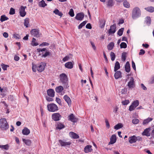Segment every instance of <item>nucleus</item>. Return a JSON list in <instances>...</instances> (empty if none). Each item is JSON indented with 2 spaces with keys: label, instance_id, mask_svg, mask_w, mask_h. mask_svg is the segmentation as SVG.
Masks as SVG:
<instances>
[{
  "label": "nucleus",
  "instance_id": "obj_1",
  "mask_svg": "<svg viewBox=\"0 0 154 154\" xmlns=\"http://www.w3.org/2000/svg\"><path fill=\"white\" fill-rule=\"evenodd\" d=\"M60 82L63 84L65 88L69 87L67 76L65 74L62 73L60 75Z\"/></svg>",
  "mask_w": 154,
  "mask_h": 154
},
{
  "label": "nucleus",
  "instance_id": "obj_2",
  "mask_svg": "<svg viewBox=\"0 0 154 154\" xmlns=\"http://www.w3.org/2000/svg\"><path fill=\"white\" fill-rule=\"evenodd\" d=\"M141 15V11L140 9L138 7L134 8L132 13V17L133 19H135L140 17Z\"/></svg>",
  "mask_w": 154,
  "mask_h": 154
},
{
  "label": "nucleus",
  "instance_id": "obj_3",
  "mask_svg": "<svg viewBox=\"0 0 154 154\" xmlns=\"http://www.w3.org/2000/svg\"><path fill=\"white\" fill-rule=\"evenodd\" d=\"M0 127L3 130H6L9 128V125L6 119L2 118L0 119Z\"/></svg>",
  "mask_w": 154,
  "mask_h": 154
},
{
  "label": "nucleus",
  "instance_id": "obj_4",
  "mask_svg": "<svg viewBox=\"0 0 154 154\" xmlns=\"http://www.w3.org/2000/svg\"><path fill=\"white\" fill-rule=\"evenodd\" d=\"M48 109L49 112H54L58 110L57 106L55 104L52 103L47 105Z\"/></svg>",
  "mask_w": 154,
  "mask_h": 154
},
{
  "label": "nucleus",
  "instance_id": "obj_5",
  "mask_svg": "<svg viewBox=\"0 0 154 154\" xmlns=\"http://www.w3.org/2000/svg\"><path fill=\"white\" fill-rule=\"evenodd\" d=\"M128 86L130 89H132L135 87V84L134 82V79L133 77L130 78L129 81L128 83Z\"/></svg>",
  "mask_w": 154,
  "mask_h": 154
},
{
  "label": "nucleus",
  "instance_id": "obj_6",
  "mask_svg": "<svg viewBox=\"0 0 154 154\" xmlns=\"http://www.w3.org/2000/svg\"><path fill=\"white\" fill-rule=\"evenodd\" d=\"M139 102L138 100H136L132 103V104L129 106V110L132 111L134 110V109L138 106Z\"/></svg>",
  "mask_w": 154,
  "mask_h": 154
},
{
  "label": "nucleus",
  "instance_id": "obj_7",
  "mask_svg": "<svg viewBox=\"0 0 154 154\" xmlns=\"http://www.w3.org/2000/svg\"><path fill=\"white\" fill-rule=\"evenodd\" d=\"M59 144L58 145H60L61 146H70L71 144V143L70 141L66 142L65 140H59Z\"/></svg>",
  "mask_w": 154,
  "mask_h": 154
},
{
  "label": "nucleus",
  "instance_id": "obj_8",
  "mask_svg": "<svg viewBox=\"0 0 154 154\" xmlns=\"http://www.w3.org/2000/svg\"><path fill=\"white\" fill-rule=\"evenodd\" d=\"M45 65V63L42 62L38 67H37V70L39 72H42L44 70Z\"/></svg>",
  "mask_w": 154,
  "mask_h": 154
},
{
  "label": "nucleus",
  "instance_id": "obj_9",
  "mask_svg": "<svg viewBox=\"0 0 154 154\" xmlns=\"http://www.w3.org/2000/svg\"><path fill=\"white\" fill-rule=\"evenodd\" d=\"M30 32L31 34L35 37H39L40 36L39 31L38 29H32Z\"/></svg>",
  "mask_w": 154,
  "mask_h": 154
},
{
  "label": "nucleus",
  "instance_id": "obj_10",
  "mask_svg": "<svg viewBox=\"0 0 154 154\" xmlns=\"http://www.w3.org/2000/svg\"><path fill=\"white\" fill-rule=\"evenodd\" d=\"M116 27L115 24L111 26H110V29L108 31L109 34H111L115 33L116 31Z\"/></svg>",
  "mask_w": 154,
  "mask_h": 154
},
{
  "label": "nucleus",
  "instance_id": "obj_11",
  "mask_svg": "<svg viewBox=\"0 0 154 154\" xmlns=\"http://www.w3.org/2000/svg\"><path fill=\"white\" fill-rule=\"evenodd\" d=\"M61 117V116L59 113H55L52 115V119L55 121L59 120Z\"/></svg>",
  "mask_w": 154,
  "mask_h": 154
},
{
  "label": "nucleus",
  "instance_id": "obj_12",
  "mask_svg": "<svg viewBox=\"0 0 154 154\" xmlns=\"http://www.w3.org/2000/svg\"><path fill=\"white\" fill-rule=\"evenodd\" d=\"M84 17V14L82 12L79 13L77 14L75 19L78 20H82Z\"/></svg>",
  "mask_w": 154,
  "mask_h": 154
},
{
  "label": "nucleus",
  "instance_id": "obj_13",
  "mask_svg": "<svg viewBox=\"0 0 154 154\" xmlns=\"http://www.w3.org/2000/svg\"><path fill=\"white\" fill-rule=\"evenodd\" d=\"M26 6L24 7L22 6L20 9V15L22 17H23L26 14V12L25 11V8H26Z\"/></svg>",
  "mask_w": 154,
  "mask_h": 154
},
{
  "label": "nucleus",
  "instance_id": "obj_14",
  "mask_svg": "<svg viewBox=\"0 0 154 154\" xmlns=\"http://www.w3.org/2000/svg\"><path fill=\"white\" fill-rule=\"evenodd\" d=\"M150 130V128H149L146 129L142 133V135L147 137L149 136L150 135V134L149 133Z\"/></svg>",
  "mask_w": 154,
  "mask_h": 154
},
{
  "label": "nucleus",
  "instance_id": "obj_15",
  "mask_svg": "<svg viewBox=\"0 0 154 154\" xmlns=\"http://www.w3.org/2000/svg\"><path fill=\"white\" fill-rule=\"evenodd\" d=\"M48 95L51 97H54V96L55 92L54 89H50L47 91Z\"/></svg>",
  "mask_w": 154,
  "mask_h": 154
},
{
  "label": "nucleus",
  "instance_id": "obj_16",
  "mask_svg": "<svg viewBox=\"0 0 154 154\" xmlns=\"http://www.w3.org/2000/svg\"><path fill=\"white\" fill-rule=\"evenodd\" d=\"M69 119L71 122H75L77 121V119L75 118L73 114H71L69 116Z\"/></svg>",
  "mask_w": 154,
  "mask_h": 154
},
{
  "label": "nucleus",
  "instance_id": "obj_17",
  "mask_svg": "<svg viewBox=\"0 0 154 154\" xmlns=\"http://www.w3.org/2000/svg\"><path fill=\"white\" fill-rule=\"evenodd\" d=\"M63 99L67 103L69 106H70L71 105V101L70 98L67 95L64 96Z\"/></svg>",
  "mask_w": 154,
  "mask_h": 154
},
{
  "label": "nucleus",
  "instance_id": "obj_18",
  "mask_svg": "<svg viewBox=\"0 0 154 154\" xmlns=\"http://www.w3.org/2000/svg\"><path fill=\"white\" fill-rule=\"evenodd\" d=\"M116 141V135L113 134L112 135L110 138V142L109 143V144H112L115 143Z\"/></svg>",
  "mask_w": 154,
  "mask_h": 154
},
{
  "label": "nucleus",
  "instance_id": "obj_19",
  "mask_svg": "<svg viewBox=\"0 0 154 154\" xmlns=\"http://www.w3.org/2000/svg\"><path fill=\"white\" fill-rule=\"evenodd\" d=\"M30 133V130L26 127L24 128L22 131V133L24 135H27L29 134Z\"/></svg>",
  "mask_w": 154,
  "mask_h": 154
},
{
  "label": "nucleus",
  "instance_id": "obj_20",
  "mask_svg": "<svg viewBox=\"0 0 154 154\" xmlns=\"http://www.w3.org/2000/svg\"><path fill=\"white\" fill-rule=\"evenodd\" d=\"M114 74V77L116 79H118L122 77L121 72L120 71H116Z\"/></svg>",
  "mask_w": 154,
  "mask_h": 154
},
{
  "label": "nucleus",
  "instance_id": "obj_21",
  "mask_svg": "<svg viewBox=\"0 0 154 154\" xmlns=\"http://www.w3.org/2000/svg\"><path fill=\"white\" fill-rule=\"evenodd\" d=\"M91 147L92 146L91 145H88L86 146L84 148L85 152L86 153H88L91 152L92 150Z\"/></svg>",
  "mask_w": 154,
  "mask_h": 154
},
{
  "label": "nucleus",
  "instance_id": "obj_22",
  "mask_svg": "<svg viewBox=\"0 0 154 154\" xmlns=\"http://www.w3.org/2000/svg\"><path fill=\"white\" fill-rule=\"evenodd\" d=\"M137 141V139L135 136H133L132 137H130L129 140V142L131 143H135Z\"/></svg>",
  "mask_w": 154,
  "mask_h": 154
},
{
  "label": "nucleus",
  "instance_id": "obj_23",
  "mask_svg": "<svg viewBox=\"0 0 154 154\" xmlns=\"http://www.w3.org/2000/svg\"><path fill=\"white\" fill-rule=\"evenodd\" d=\"M125 71L127 72H129L130 71V64L128 61H127L125 66Z\"/></svg>",
  "mask_w": 154,
  "mask_h": 154
},
{
  "label": "nucleus",
  "instance_id": "obj_24",
  "mask_svg": "<svg viewBox=\"0 0 154 154\" xmlns=\"http://www.w3.org/2000/svg\"><path fill=\"white\" fill-rule=\"evenodd\" d=\"M69 135L71 137L74 139H77L79 137V136L78 134L72 132L69 133Z\"/></svg>",
  "mask_w": 154,
  "mask_h": 154
},
{
  "label": "nucleus",
  "instance_id": "obj_25",
  "mask_svg": "<svg viewBox=\"0 0 154 154\" xmlns=\"http://www.w3.org/2000/svg\"><path fill=\"white\" fill-rule=\"evenodd\" d=\"M63 89V88L61 86H59L57 87L55 89L56 91L58 93L61 92Z\"/></svg>",
  "mask_w": 154,
  "mask_h": 154
},
{
  "label": "nucleus",
  "instance_id": "obj_26",
  "mask_svg": "<svg viewBox=\"0 0 154 154\" xmlns=\"http://www.w3.org/2000/svg\"><path fill=\"white\" fill-rule=\"evenodd\" d=\"M66 67L68 69H72L73 67V64L71 62H68L65 65Z\"/></svg>",
  "mask_w": 154,
  "mask_h": 154
},
{
  "label": "nucleus",
  "instance_id": "obj_27",
  "mask_svg": "<svg viewBox=\"0 0 154 154\" xmlns=\"http://www.w3.org/2000/svg\"><path fill=\"white\" fill-rule=\"evenodd\" d=\"M145 9L147 11L152 13L154 11V8L152 6L148 7L145 8Z\"/></svg>",
  "mask_w": 154,
  "mask_h": 154
},
{
  "label": "nucleus",
  "instance_id": "obj_28",
  "mask_svg": "<svg viewBox=\"0 0 154 154\" xmlns=\"http://www.w3.org/2000/svg\"><path fill=\"white\" fill-rule=\"evenodd\" d=\"M23 141L26 145L28 146H30L32 143L31 140L29 139L26 140L25 139H23Z\"/></svg>",
  "mask_w": 154,
  "mask_h": 154
},
{
  "label": "nucleus",
  "instance_id": "obj_29",
  "mask_svg": "<svg viewBox=\"0 0 154 154\" xmlns=\"http://www.w3.org/2000/svg\"><path fill=\"white\" fill-rule=\"evenodd\" d=\"M53 12L56 14L58 15L60 17H61L63 15L62 13L57 9H56L53 11Z\"/></svg>",
  "mask_w": 154,
  "mask_h": 154
},
{
  "label": "nucleus",
  "instance_id": "obj_30",
  "mask_svg": "<svg viewBox=\"0 0 154 154\" xmlns=\"http://www.w3.org/2000/svg\"><path fill=\"white\" fill-rule=\"evenodd\" d=\"M120 68V64L118 61H116L115 63L114 67V71L115 72H116L117 70L119 69Z\"/></svg>",
  "mask_w": 154,
  "mask_h": 154
},
{
  "label": "nucleus",
  "instance_id": "obj_31",
  "mask_svg": "<svg viewBox=\"0 0 154 154\" xmlns=\"http://www.w3.org/2000/svg\"><path fill=\"white\" fill-rule=\"evenodd\" d=\"M145 20H145V21L146 24L147 25L149 26L151 22L150 17H146Z\"/></svg>",
  "mask_w": 154,
  "mask_h": 154
},
{
  "label": "nucleus",
  "instance_id": "obj_32",
  "mask_svg": "<svg viewBox=\"0 0 154 154\" xmlns=\"http://www.w3.org/2000/svg\"><path fill=\"white\" fill-rule=\"evenodd\" d=\"M38 5L40 7H44L47 5V4L45 3L44 0H42L39 2Z\"/></svg>",
  "mask_w": 154,
  "mask_h": 154
},
{
  "label": "nucleus",
  "instance_id": "obj_33",
  "mask_svg": "<svg viewBox=\"0 0 154 154\" xmlns=\"http://www.w3.org/2000/svg\"><path fill=\"white\" fill-rule=\"evenodd\" d=\"M105 22V20H100V26L101 28H103L104 27Z\"/></svg>",
  "mask_w": 154,
  "mask_h": 154
},
{
  "label": "nucleus",
  "instance_id": "obj_34",
  "mask_svg": "<svg viewBox=\"0 0 154 154\" xmlns=\"http://www.w3.org/2000/svg\"><path fill=\"white\" fill-rule=\"evenodd\" d=\"M114 46L113 42H110L107 46V48L108 50H112Z\"/></svg>",
  "mask_w": 154,
  "mask_h": 154
},
{
  "label": "nucleus",
  "instance_id": "obj_35",
  "mask_svg": "<svg viewBox=\"0 0 154 154\" xmlns=\"http://www.w3.org/2000/svg\"><path fill=\"white\" fill-rule=\"evenodd\" d=\"M64 128V125L61 123L59 122L57 125V128L59 129H61Z\"/></svg>",
  "mask_w": 154,
  "mask_h": 154
},
{
  "label": "nucleus",
  "instance_id": "obj_36",
  "mask_svg": "<svg viewBox=\"0 0 154 154\" xmlns=\"http://www.w3.org/2000/svg\"><path fill=\"white\" fill-rule=\"evenodd\" d=\"M29 19L28 18H26L24 20V26L26 28L28 27H29L28 25L29 24Z\"/></svg>",
  "mask_w": 154,
  "mask_h": 154
},
{
  "label": "nucleus",
  "instance_id": "obj_37",
  "mask_svg": "<svg viewBox=\"0 0 154 154\" xmlns=\"http://www.w3.org/2000/svg\"><path fill=\"white\" fill-rule=\"evenodd\" d=\"M152 120V119L148 118L147 119H145L144 120L143 124V125L146 124H148L149 122H150Z\"/></svg>",
  "mask_w": 154,
  "mask_h": 154
},
{
  "label": "nucleus",
  "instance_id": "obj_38",
  "mask_svg": "<svg viewBox=\"0 0 154 154\" xmlns=\"http://www.w3.org/2000/svg\"><path fill=\"white\" fill-rule=\"evenodd\" d=\"M8 17H6L5 15H2L1 16V19H0V21L2 22H3L5 20H8Z\"/></svg>",
  "mask_w": 154,
  "mask_h": 154
},
{
  "label": "nucleus",
  "instance_id": "obj_39",
  "mask_svg": "<svg viewBox=\"0 0 154 154\" xmlns=\"http://www.w3.org/2000/svg\"><path fill=\"white\" fill-rule=\"evenodd\" d=\"M110 56L111 58V60L112 61H114L116 57V55L114 53L112 52H111L110 53Z\"/></svg>",
  "mask_w": 154,
  "mask_h": 154
},
{
  "label": "nucleus",
  "instance_id": "obj_40",
  "mask_svg": "<svg viewBox=\"0 0 154 154\" xmlns=\"http://www.w3.org/2000/svg\"><path fill=\"white\" fill-rule=\"evenodd\" d=\"M35 39L34 38H33L32 39V42L31 43V45L33 46H36L38 45V44L37 43L35 42Z\"/></svg>",
  "mask_w": 154,
  "mask_h": 154
},
{
  "label": "nucleus",
  "instance_id": "obj_41",
  "mask_svg": "<svg viewBox=\"0 0 154 154\" xmlns=\"http://www.w3.org/2000/svg\"><path fill=\"white\" fill-rule=\"evenodd\" d=\"M122 127V124L119 123L116 125L114 126V129L116 130H118L121 128Z\"/></svg>",
  "mask_w": 154,
  "mask_h": 154
},
{
  "label": "nucleus",
  "instance_id": "obj_42",
  "mask_svg": "<svg viewBox=\"0 0 154 154\" xmlns=\"http://www.w3.org/2000/svg\"><path fill=\"white\" fill-rule=\"evenodd\" d=\"M124 30V28H122L119 29L117 32V34L119 36H121L123 34Z\"/></svg>",
  "mask_w": 154,
  "mask_h": 154
},
{
  "label": "nucleus",
  "instance_id": "obj_43",
  "mask_svg": "<svg viewBox=\"0 0 154 154\" xmlns=\"http://www.w3.org/2000/svg\"><path fill=\"white\" fill-rule=\"evenodd\" d=\"M87 21H85L81 23L78 26L79 29H81L83 26H84L87 23Z\"/></svg>",
  "mask_w": 154,
  "mask_h": 154
},
{
  "label": "nucleus",
  "instance_id": "obj_44",
  "mask_svg": "<svg viewBox=\"0 0 154 154\" xmlns=\"http://www.w3.org/2000/svg\"><path fill=\"white\" fill-rule=\"evenodd\" d=\"M123 5L126 8H129L130 7L129 3L126 0L123 2Z\"/></svg>",
  "mask_w": 154,
  "mask_h": 154
},
{
  "label": "nucleus",
  "instance_id": "obj_45",
  "mask_svg": "<svg viewBox=\"0 0 154 154\" xmlns=\"http://www.w3.org/2000/svg\"><path fill=\"white\" fill-rule=\"evenodd\" d=\"M9 148V146L8 144H7L4 145H0V148L1 149H3L5 150H8Z\"/></svg>",
  "mask_w": 154,
  "mask_h": 154
},
{
  "label": "nucleus",
  "instance_id": "obj_46",
  "mask_svg": "<svg viewBox=\"0 0 154 154\" xmlns=\"http://www.w3.org/2000/svg\"><path fill=\"white\" fill-rule=\"evenodd\" d=\"M127 46V45L124 42H122L120 45V47L121 48H126Z\"/></svg>",
  "mask_w": 154,
  "mask_h": 154
},
{
  "label": "nucleus",
  "instance_id": "obj_47",
  "mask_svg": "<svg viewBox=\"0 0 154 154\" xmlns=\"http://www.w3.org/2000/svg\"><path fill=\"white\" fill-rule=\"evenodd\" d=\"M127 91V89L125 88L121 89L120 92L122 94H125Z\"/></svg>",
  "mask_w": 154,
  "mask_h": 154
},
{
  "label": "nucleus",
  "instance_id": "obj_48",
  "mask_svg": "<svg viewBox=\"0 0 154 154\" xmlns=\"http://www.w3.org/2000/svg\"><path fill=\"white\" fill-rule=\"evenodd\" d=\"M1 66L2 69L4 70H7V67H8L9 66L6 65L5 64L3 63H2L1 64Z\"/></svg>",
  "mask_w": 154,
  "mask_h": 154
},
{
  "label": "nucleus",
  "instance_id": "obj_49",
  "mask_svg": "<svg viewBox=\"0 0 154 154\" xmlns=\"http://www.w3.org/2000/svg\"><path fill=\"white\" fill-rule=\"evenodd\" d=\"M126 53L125 52H123L122 54V60L123 61H125L126 59Z\"/></svg>",
  "mask_w": 154,
  "mask_h": 154
},
{
  "label": "nucleus",
  "instance_id": "obj_50",
  "mask_svg": "<svg viewBox=\"0 0 154 154\" xmlns=\"http://www.w3.org/2000/svg\"><path fill=\"white\" fill-rule=\"evenodd\" d=\"M113 5V0H109L108 2L107 5L109 6H112Z\"/></svg>",
  "mask_w": 154,
  "mask_h": 154
},
{
  "label": "nucleus",
  "instance_id": "obj_51",
  "mask_svg": "<svg viewBox=\"0 0 154 154\" xmlns=\"http://www.w3.org/2000/svg\"><path fill=\"white\" fill-rule=\"evenodd\" d=\"M69 15L72 17L74 16L73 10L72 9H71L69 13Z\"/></svg>",
  "mask_w": 154,
  "mask_h": 154
},
{
  "label": "nucleus",
  "instance_id": "obj_52",
  "mask_svg": "<svg viewBox=\"0 0 154 154\" xmlns=\"http://www.w3.org/2000/svg\"><path fill=\"white\" fill-rule=\"evenodd\" d=\"M32 71L34 72H35L36 71V69H37V66L34 64L33 63L32 64Z\"/></svg>",
  "mask_w": 154,
  "mask_h": 154
},
{
  "label": "nucleus",
  "instance_id": "obj_53",
  "mask_svg": "<svg viewBox=\"0 0 154 154\" xmlns=\"http://www.w3.org/2000/svg\"><path fill=\"white\" fill-rule=\"evenodd\" d=\"M15 13V9L12 8H11L10 10L9 14L11 15H13Z\"/></svg>",
  "mask_w": 154,
  "mask_h": 154
},
{
  "label": "nucleus",
  "instance_id": "obj_54",
  "mask_svg": "<svg viewBox=\"0 0 154 154\" xmlns=\"http://www.w3.org/2000/svg\"><path fill=\"white\" fill-rule=\"evenodd\" d=\"M139 120L137 119H134L132 120V123L134 124H136L139 122Z\"/></svg>",
  "mask_w": 154,
  "mask_h": 154
},
{
  "label": "nucleus",
  "instance_id": "obj_55",
  "mask_svg": "<svg viewBox=\"0 0 154 154\" xmlns=\"http://www.w3.org/2000/svg\"><path fill=\"white\" fill-rule=\"evenodd\" d=\"M13 37L14 38L17 39H19L20 38V36L17 34H14Z\"/></svg>",
  "mask_w": 154,
  "mask_h": 154
},
{
  "label": "nucleus",
  "instance_id": "obj_56",
  "mask_svg": "<svg viewBox=\"0 0 154 154\" xmlns=\"http://www.w3.org/2000/svg\"><path fill=\"white\" fill-rule=\"evenodd\" d=\"M46 98L48 102L52 101L53 100V99L47 96L46 97Z\"/></svg>",
  "mask_w": 154,
  "mask_h": 154
},
{
  "label": "nucleus",
  "instance_id": "obj_57",
  "mask_svg": "<svg viewBox=\"0 0 154 154\" xmlns=\"http://www.w3.org/2000/svg\"><path fill=\"white\" fill-rule=\"evenodd\" d=\"M56 101L59 105H61V102L60 98L57 97L56 98Z\"/></svg>",
  "mask_w": 154,
  "mask_h": 154
},
{
  "label": "nucleus",
  "instance_id": "obj_58",
  "mask_svg": "<svg viewBox=\"0 0 154 154\" xmlns=\"http://www.w3.org/2000/svg\"><path fill=\"white\" fill-rule=\"evenodd\" d=\"M145 53V52L144 50H143L141 49L140 50V52L139 53V54L140 55H143Z\"/></svg>",
  "mask_w": 154,
  "mask_h": 154
},
{
  "label": "nucleus",
  "instance_id": "obj_59",
  "mask_svg": "<svg viewBox=\"0 0 154 154\" xmlns=\"http://www.w3.org/2000/svg\"><path fill=\"white\" fill-rule=\"evenodd\" d=\"M49 45V44L48 43L46 42H44L42 43L40 45V46H48Z\"/></svg>",
  "mask_w": 154,
  "mask_h": 154
},
{
  "label": "nucleus",
  "instance_id": "obj_60",
  "mask_svg": "<svg viewBox=\"0 0 154 154\" xmlns=\"http://www.w3.org/2000/svg\"><path fill=\"white\" fill-rule=\"evenodd\" d=\"M129 102L128 100H125L124 101H123L122 102V103L123 105H126L128 104L129 103Z\"/></svg>",
  "mask_w": 154,
  "mask_h": 154
},
{
  "label": "nucleus",
  "instance_id": "obj_61",
  "mask_svg": "<svg viewBox=\"0 0 154 154\" xmlns=\"http://www.w3.org/2000/svg\"><path fill=\"white\" fill-rule=\"evenodd\" d=\"M86 28L87 29H91L92 28V26L91 25V24L90 23H88L85 26Z\"/></svg>",
  "mask_w": 154,
  "mask_h": 154
},
{
  "label": "nucleus",
  "instance_id": "obj_62",
  "mask_svg": "<svg viewBox=\"0 0 154 154\" xmlns=\"http://www.w3.org/2000/svg\"><path fill=\"white\" fill-rule=\"evenodd\" d=\"M50 54V52L48 51H46L45 53L42 55V57H45Z\"/></svg>",
  "mask_w": 154,
  "mask_h": 154
},
{
  "label": "nucleus",
  "instance_id": "obj_63",
  "mask_svg": "<svg viewBox=\"0 0 154 154\" xmlns=\"http://www.w3.org/2000/svg\"><path fill=\"white\" fill-rule=\"evenodd\" d=\"M132 65L133 68L135 70H136V67L135 63L133 61H132Z\"/></svg>",
  "mask_w": 154,
  "mask_h": 154
},
{
  "label": "nucleus",
  "instance_id": "obj_64",
  "mask_svg": "<svg viewBox=\"0 0 154 154\" xmlns=\"http://www.w3.org/2000/svg\"><path fill=\"white\" fill-rule=\"evenodd\" d=\"M141 88L144 90H147L146 88L143 84H141Z\"/></svg>",
  "mask_w": 154,
  "mask_h": 154
}]
</instances>
